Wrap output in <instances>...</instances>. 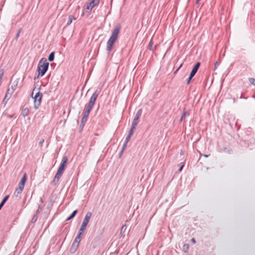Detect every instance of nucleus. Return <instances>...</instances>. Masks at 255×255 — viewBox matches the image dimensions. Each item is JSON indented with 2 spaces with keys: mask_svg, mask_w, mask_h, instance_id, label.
Returning a JSON list of instances; mask_svg holds the SVG:
<instances>
[{
  "mask_svg": "<svg viewBox=\"0 0 255 255\" xmlns=\"http://www.w3.org/2000/svg\"><path fill=\"white\" fill-rule=\"evenodd\" d=\"M121 28V24L119 23L117 24L113 31H112V35L107 42L106 50L108 52L112 51L113 45L117 39L118 35L120 33Z\"/></svg>",
  "mask_w": 255,
  "mask_h": 255,
  "instance_id": "1",
  "label": "nucleus"
},
{
  "mask_svg": "<svg viewBox=\"0 0 255 255\" xmlns=\"http://www.w3.org/2000/svg\"><path fill=\"white\" fill-rule=\"evenodd\" d=\"M48 67L49 63L47 62L46 58H41L37 66V71L38 72L39 75L41 77L43 76L48 70Z\"/></svg>",
  "mask_w": 255,
  "mask_h": 255,
  "instance_id": "2",
  "label": "nucleus"
},
{
  "mask_svg": "<svg viewBox=\"0 0 255 255\" xmlns=\"http://www.w3.org/2000/svg\"><path fill=\"white\" fill-rule=\"evenodd\" d=\"M38 90L39 91H38L35 95L34 97H33L34 100V108L35 110H37L39 108L41 103L42 97V93L40 92L39 89Z\"/></svg>",
  "mask_w": 255,
  "mask_h": 255,
  "instance_id": "3",
  "label": "nucleus"
},
{
  "mask_svg": "<svg viewBox=\"0 0 255 255\" xmlns=\"http://www.w3.org/2000/svg\"><path fill=\"white\" fill-rule=\"evenodd\" d=\"M100 93V91L98 90H96L92 94V96L90 98V101L88 103V106L87 108L92 110L93 106L95 104V103L96 101L97 97H98Z\"/></svg>",
  "mask_w": 255,
  "mask_h": 255,
  "instance_id": "4",
  "label": "nucleus"
},
{
  "mask_svg": "<svg viewBox=\"0 0 255 255\" xmlns=\"http://www.w3.org/2000/svg\"><path fill=\"white\" fill-rule=\"evenodd\" d=\"M100 0H92L90 2H87L86 4L85 9L91 11L93 7L99 5Z\"/></svg>",
  "mask_w": 255,
  "mask_h": 255,
  "instance_id": "5",
  "label": "nucleus"
},
{
  "mask_svg": "<svg viewBox=\"0 0 255 255\" xmlns=\"http://www.w3.org/2000/svg\"><path fill=\"white\" fill-rule=\"evenodd\" d=\"M62 174L63 173L57 171L54 177L53 180L51 182V184L54 186L56 185Z\"/></svg>",
  "mask_w": 255,
  "mask_h": 255,
  "instance_id": "6",
  "label": "nucleus"
},
{
  "mask_svg": "<svg viewBox=\"0 0 255 255\" xmlns=\"http://www.w3.org/2000/svg\"><path fill=\"white\" fill-rule=\"evenodd\" d=\"M91 110L86 108L85 112L83 113V117L82 118V121H81L82 124L83 125L85 124L86 123V122H87L88 117L89 116V113H90Z\"/></svg>",
  "mask_w": 255,
  "mask_h": 255,
  "instance_id": "7",
  "label": "nucleus"
},
{
  "mask_svg": "<svg viewBox=\"0 0 255 255\" xmlns=\"http://www.w3.org/2000/svg\"><path fill=\"white\" fill-rule=\"evenodd\" d=\"M200 66V63L198 62H197L194 66L193 67V69H192V71L190 74V75H192L193 76H195L196 73H197L199 67Z\"/></svg>",
  "mask_w": 255,
  "mask_h": 255,
  "instance_id": "8",
  "label": "nucleus"
},
{
  "mask_svg": "<svg viewBox=\"0 0 255 255\" xmlns=\"http://www.w3.org/2000/svg\"><path fill=\"white\" fill-rule=\"evenodd\" d=\"M92 214L91 212H88L86 213L82 223L87 225L92 216Z\"/></svg>",
  "mask_w": 255,
  "mask_h": 255,
  "instance_id": "9",
  "label": "nucleus"
},
{
  "mask_svg": "<svg viewBox=\"0 0 255 255\" xmlns=\"http://www.w3.org/2000/svg\"><path fill=\"white\" fill-rule=\"evenodd\" d=\"M190 115L189 112L186 111L185 109H184L183 114H182L180 119H179V122L181 123L187 117Z\"/></svg>",
  "mask_w": 255,
  "mask_h": 255,
  "instance_id": "10",
  "label": "nucleus"
},
{
  "mask_svg": "<svg viewBox=\"0 0 255 255\" xmlns=\"http://www.w3.org/2000/svg\"><path fill=\"white\" fill-rule=\"evenodd\" d=\"M26 174L25 173L23 175L20 182L18 184V187L23 189L24 187V184L26 182Z\"/></svg>",
  "mask_w": 255,
  "mask_h": 255,
  "instance_id": "11",
  "label": "nucleus"
},
{
  "mask_svg": "<svg viewBox=\"0 0 255 255\" xmlns=\"http://www.w3.org/2000/svg\"><path fill=\"white\" fill-rule=\"evenodd\" d=\"M68 161V157L66 156H64L62 158L61 163L60 165V167L65 169Z\"/></svg>",
  "mask_w": 255,
  "mask_h": 255,
  "instance_id": "12",
  "label": "nucleus"
},
{
  "mask_svg": "<svg viewBox=\"0 0 255 255\" xmlns=\"http://www.w3.org/2000/svg\"><path fill=\"white\" fill-rule=\"evenodd\" d=\"M68 161V157L66 156H64L62 158L61 163L60 165V167L65 169Z\"/></svg>",
  "mask_w": 255,
  "mask_h": 255,
  "instance_id": "13",
  "label": "nucleus"
},
{
  "mask_svg": "<svg viewBox=\"0 0 255 255\" xmlns=\"http://www.w3.org/2000/svg\"><path fill=\"white\" fill-rule=\"evenodd\" d=\"M79 245L78 244H76L75 243H73L70 249V252L71 254H74L75 253L76 250H77Z\"/></svg>",
  "mask_w": 255,
  "mask_h": 255,
  "instance_id": "14",
  "label": "nucleus"
},
{
  "mask_svg": "<svg viewBox=\"0 0 255 255\" xmlns=\"http://www.w3.org/2000/svg\"><path fill=\"white\" fill-rule=\"evenodd\" d=\"M219 151L221 152H225L228 154H231L232 152V150L230 148L224 147L220 148Z\"/></svg>",
  "mask_w": 255,
  "mask_h": 255,
  "instance_id": "15",
  "label": "nucleus"
},
{
  "mask_svg": "<svg viewBox=\"0 0 255 255\" xmlns=\"http://www.w3.org/2000/svg\"><path fill=\"white\" fill-rule=\"evenodd\" d=\"M78 212V210H74L72 213V214H71V215L66 219V221H70V220L72 219L73 218H74V217L76 216V214Z\"/></svg>",
  "mask_w": 255,
  "mask_h": 255,
  "instance_id": "16",
  "label": "nucleus"
},
{
  "mask_svg": "<svg viewBox=\"0 0 255 255\" xmlns=\"http://www.w3.org/2000/svg\"><path fill=\"white\" fill-rule=\"evenodd\" d=\"M8 198H9V195H6L3 198V199L1 201V203H0V210L1 209V208L3 207V206L5 204V203L8 200Z\"/></svg>",
  "mask_w": 255,
  "mask_h": 255,
  "instance_id": "17",
  "label": "nucleus"
},
{
  "mask_svg": "<svg viewBox=\"0 0 255 255\" xmlns=\"http://www.w3.org/2000/svg\"><path fill=\"white\" fill-rule=\"evenodd\" d=\"M29 113V110L27 108H25L23 110H22L21 112V115L24 117H26L27 116H28Z\"/></svg>",
  "mask_w": 255,
  "mask_h": 255,
  "instance_id": "18",
  "label": "nucleus"
},
{
  "mask_svg": "<svg viewBox=\"0 0 255 255\" xmlns=\"http://www.w3.org/2000/svg\"><path fill=\"white\" fill-rule=\"evenodd\" d=\"M23 189L21 188H20V187H18L16 189L15 191V192H14V195L15 196H18V195L19 194H20L22 191Z\"/></svg>",
  "mask_w": 255,
  "mask_h": 255,
  "instance_id": "19",
  "label": "nucleus"
},
{
  "mask_svg": "<svg viewBox=\"0 0 255 255\" xmlns=\"http://www.w3.org/2000/svg\"><path fill=\"white\" fill-rule=\"evenodd\" d=\"M13 93V92L12 91V90H9V89H8L5 96L7 98H10Z\"/></svg>",
  "mask_w": 255,
  "mask_h": 255,
  "instance_id": "20",
  "label": "nucleus"
},
{
  "mask_svg": "<svg viewBox=\"0 0 255 255\" xmlns=\"http://www.w3.org/2000/svg\"><path fill=\"white\" fill-rule=\"evenodd\" d=\"M74 19V17L73 15H70L69 16H68V21L67 22V24H66V25L67 26H68L70 24H71V23H72V20Z\"/></svg>",
  "mask_w": 255,
  "mask_h": 255,
  "instance_id": "21",
  "label": "nucleus"
},
{
  "mask_svg": "<svg viewBox=\"0 0 255 255\" xmlns=\"http://www.w3.org/2000/svg\"><path fill=\"white\" fill-rule=\"evenodd\" d=\"M54 52H52L49 54L48 59L50 62H52L54 60Z\"/></svg>",
  "mask_w": 255,
  "mask_h": 255,
  "instance_id": "22",
  "label": "nucleus"
},
{
  "mask_svg": "<svg viewBox=\"0 0 255 255\" xmlns=\"http://www.w3.org/2000/svg\"><path fill=\"white\" fill-rule=\"evenodd\" d=\"M81 237L77 235L76 236V237L75 238L73 243H75L76 244H78L79 245V243H80V242L81 241Z\"/></svg>",
  "mask_w": 255,
  "mask_h": 255,
  "instance_id": "23",
  "label": "nucleus"
},
{
  "mask_svg": "<svg viewBox=\"0 0 255 255\" xmlns=\"http://www.w3.org/2000/svg\"><path fill=\"white\" fill-rule=\"evenodd\" d=\"M139 122V120L134 119L133 120V121L131 124V126L133 127H136L137 125H138V123Z\"/></svg>",
  "mask_w": 255,
  "mask_h": 255,
  "instance_id": "24",
  "label": "nucleus"
},
{
  "mask_svg": "<svg viewBox=\"0 0 255 255\" xmlns=\"http://www.w3.org/2000/svg\"><path fill=\"white\" fill-rule=\"evenodd\" d=\"M22 31V28H20L18 29L17 31V33L15 35V39L16 40H17V39L18 38V37H19V35H20V33H21Z\"/></svg>",
  "mask_w": 255,
  "mask_h": 255,
  "instance_id": "25",
  "label": "nucleus"
},
{
  "mask_svg": "<svg viewBox=\"0 0 255 255\" xmlns=\"http://www.w3.org/2000/svg\"><path fill=\"white\" fill-rule=\"evenodd\" d=\"M17 85V83H14V82L13 83V84L11 86V87L10 88H8L9 90H12V91L14 92L16 88Z\"/></svg>",
  "mask_w": 255,
  "mask_h": 255,
  "instance_id": "26",
  "label": "nucleus"
},
{
  "mask_svg": "<svg viewBox=\"0 0 255 255\" xmlns=\"http://www.w3.org/2000/svg\"><path fill=\"white\" fill-rule=\"evenodd\" d=\"M135 128H136V127H133V126H131V128H130V130L129 131L128 134L132 136L135 129Z\"/></svg>",
  "mask_w": 255,
  "mask_h": 255,
  "instance_id": "27",
  "label": "nucleus"
},
{
  "mask_svg": "<svg viewBox=\"0 0 255 255\" xmlns=\"http://www.w3.org/2000/svg\"><path fill=\"white\" fill-rule=\"evenodd\" d=\"M153 44V42L152 40H150V41L148 44V48L151 51H153V49L152 48Z\"/></svg>",
  "mask_w": 255,
  "mask_h": 255,
  "instance_id": "28",
  "label": "nucleus"
},
{
  "mask_svg": "<svg viewBox=\"0 0 255 255\" xmlns=\"http://www.w3.org/2000/svg\"><path fill=\"white\" fill-rule=\"evenodd\" d=\"M183 250L184 252H185V253L187 252L189 250V245L188 244L184 245L183 247Z\"/></svg>",
  "mask_w": 255,
  "mask_h": 255,
  "instance_id": "29",
  "label": "nucleus"
},
{
  "mask_svg": "<svg viewBox=\"0 0 255 255\" xmlns=\"http://www.w3.org/2000/svg\"><path fill=\"white\" fill-rule=\"evenodd\" d=\"M37 218H38V216H37V215H34V216H33V217L31 219V222L32 223H34L37 221Z\"/></svg>",
  "mask_w": 255,
  "mask_h": 255,
  "instance_id": "30",
  "label": "nucleus"
},
{
  "mask_svg": "<svg viewBox=\"0 0 255 255\" xmlns=\"http://www.w3.org/2000/svg\"><path fill=\"white\" fill-rule=\"evenodd\" d=\"M84 231H85V230L82 229L81 228H80L79 230L78 234L77 235L81 237L82 236L83 234L84 233Z\"/></svg>",
  "mask_w": 255,
  "mask_h": 255,
  "instance_id": "31",
  "label": "nucleus"
},
{
  "mask_svg": "<svg viewBox=\"0 0 255 255\" xmlns=\"http://www.w3.org/2000/svg\"><path fill=\"white\" fill-rule=\"evenodd\" d=\"M9 99H10V98H7V97L5 96V97H4V98L3 100V101H2V103L3 104L4 106H5V105L6 104V103H7V101H8V100H9Z\"/></svg>",
  "mask_w": 255,
  "mask_h": 255,
  "instance_id": "32",
  "label": "nucleus"
},
{
  "mask_svg": "<svg viewBox=\"0 0 255 255\" xmlns=\"http://www.w3.org/2000/svg\"><path fill=\"white\" fill-rule=\"evenodd\" d=\"M142 110L141 109L138 110L135 115L138 116V117H140L141 114H142Z\"/></svg>",
  "mask_w": 255,
  "mask_h": 255,
  "instance_id": "33",
  "label": "nucleus"
},
{
  "mask_svg": "<svg viewBox=\"0 0 255 255\" xmlns=\"http://www.w3.org/2000/svg\"><path fill=\"white\" fill-rule=\"evenodd\" d=\"M249 80L250 81V82L255 86V79L253 78H250L249 79Z\"/></svg>",
  "mask_w": 255,
  "mask_h": 255,
  "instance_id": "34",
  "label": "nucleus"
},
{
  "mask_svg": "<svg viewBox=\"0 0 255 255\" xmlns=\"http://www.w3.org/2000/svg\"><path fill=\"white\" fill-rule=\"evenodd\" d=\"M193 77H194V76H192V75H189V78H188V80H187V83H186V84H187V85H188V84H189L190 83V81L191 80L192 78Z\"/></svg>",
  "mask_w": 255,
  "mask_h": 255,
  "instance_id": "35",
  "label": "nucleus"
},
{
  "mask_svg": "<svg viewBox=\"0 0 255 255\" xmlns=\"http://www.w3.org/2000/svg\"><path fill=\"white\" fill-rule=\"evenodd\" d=\"M131 136V135L128 134L127 135V136L126 137V140H125V142H126V143H128V142L130 140V138Z\"/></svg>",
  "mask_w": 255,
  "mask_h": 255,
  "instance_id": "36",
  "label": "nucleus"
},
{
  "mask_svg": "<svg viewBox=\"0 0 255 255\" xmlns=\"http://www.w3.org/2000/svg\"><path fill=\"white\" fill-rule=\"evenodd\" d=\"M127 144H128V143H126V142H125V143H124V145L123 146L122 149L121 150V154L123 153V152L125 150V148L127 146Z\"/></svg>",
  "mask_w": 255,
  "mask_h": 255,
  "instance_id": "37",
  "label": "nucleus"
},
{
  "mask_svg": "<svg viewBox=\"0 0 255 255\" xmlns=\"http://www.w3.org/2000/svg\"><path fill=\"white\" fill-rule=\"evenodd\" d=\"M44 141V139L43 138H42L40 141L39 142V145L40 146V147H42V145H43V143Z\"/></svg>",
  "mask_w": 255,
  "mask_h": 255,
  "instance_id": "38",
  "label": "nucleus"
},
{
  "mask_svg": "<svg viewBox=\"0 0 255 255\" xmlns=\"http://www.w3.org/2000/svg\"><path fill=\"white\" fill-rule=\"evenodd\" d=\"M87 226V225L86 224H85L82 223L80 228H81L82 229H84V230H85Z\"/></svg>",
  "mask_w": 255,
  "mask_h": 255,
  "instance_id": "39",
  "label": "nucleus"
},
{
  "mask_svg": "<svg viewBox=\"0 0 255 255\" xmlns=\"http://www.w3.org/2000/svg\"><path fill=\"white\" fill-rule=\"evenodd\" d=\"M64 170L65 169L64 168H62V167L59 166L57 171L63 173Z\"/></svg>",
  "mask_w": 255,
  "mask_h": 255,
  "instance_id": "40",
  "label": "nucleus"
},
{
  "mask_svg": "<svg viewBox=\"0 0 255 255\" xmlns=\"http://www.w3.org/2000/svg\"><path fill=\"white\" fill-rule=\"evenodd\" d=\"M127 227H126V225H123L122 228H121V232H122L123 231L125 232V231L126 230Z\"/></svg>",
  "mask_w": 255,
  "mask_h": 255,
  "instance_id": "41",
  "label": "nucleus"
},
{
  "mask_svg": "<svg viewBox=\"0 0 255 255\" xmlns=\"http://www.w3.org/2000/svg\"><path fill=\"white\" fill-rule=\"evenodd\" d=\"M41 211V209L39 207L38 209L36 210V213H35V215H37V216H38L39 214L40 213V212Z\"/></svg>",
  "mask_w": 255,
  "mask_h": 255,
  "instance_id": "42",
  "label": "nucleus"
},
{
  "mask_svg": "<svg viewBox=\"0 0 255 255\" xmlns=\"http://www.w3.org/2000/svg\"><path fill=\"white\" fill-rule=\"evenodd\" d=\"M218 65H219L218 62L217 61H216V63H215V65H214V71L217 69Z\"/></svg>",
  "mask_w": 255,
  "mask_h": 255,
  "instance_id": "43",
  "label": "nucleus"
},
{
  "mask_svg": "<svg viewBox=\"0 0 255 255\" xmlns=\"http://www.w3.org/2000/svg\"><path fill=\"white\" fill-rule=\"evenodd\" d=\"M139 118L140 117H138V116H136V115H135L134 117V119H136V120H139Z\"/></svg>",
  "mask_w": 255,
  "mask_h": 255,
  "instance_id": "44",
  "label": "nucleus"
},
{
  "mask_svg": "<svg viewBox=\"0 0 255 255\" xmlns=\"http://www.w3.org/2000/svg\"><path fill=\"white\" fill-rule=\"evenodd\" d=\"M183 166H184V165H182L181 166H180V167L178 169V171H179V172L181 171V170L183 169Z\"/></svg>",
  "mask_w": 255,
  "mask_h": 255,
  "instance_id": "45",
  "label": "nucleus"
},
{
  "mask_svg": "<svg viewBox=\"0 0 255 255\" xmlns=\"http://www.w3.org/2000/svg\"><path fill=\"white\" fill-rule=\"evenodd\" d=\"M191 241L192 243L193 244H195L196 243V241H195V240L194 238H192L191 240Z\"/></svg>",
  "mask_w": 255,
  "mask_h": 255,
  "instance_id": "46",
  "label": "nucleus"
},
{
  "mask_svg": "<svg viewBox=\"0 0 255 255\" xmlns=\"http://www.w3.org/2000/svg\"><path fill=\"white\" fill-rule=\"evenodd\" d=\"M3 72H1V73H0V79H2V76H3Z\"/></svg>",
  "mask_w": 255,
  "mask_h": 255,
  "instance_id": "47",
  "label": "nucleus"
},
{
  "mask_svg": "<svg viewBox=\"0 0 255 255\" xmlns=\"http://www.w3.org/2000/svg\"><path fill=\"white\" fill-rule=\"evenodd\" d=\"M6 116L10 119L13 117V115H6Z\"/></svg>",
  "mask_w": 255,
  "mask_h": 255,
  "instance_id": "48",
  "label": "nucleus"
},
{
  "mask_svg": "<svg viewBox=\"0 0 255 255\" xmlns=\"http://www.w3.org/2000/svg\"><path fill=\"white\" fill-rule=\"evenodd\" d=\"M210 155V154H204L203 155V156L205 157H209Z\"/></svg>",
  "mask_w": 255,
  "mask_h": 255,
  "instance_id": "49",
  "label": "nucleus"
},
{
  "mask_svg": "<svg viewBox=\"0 0 255 255\" xmlns=\"http://www.w3.org/2000/svg\"><path fill=\"white\" fill-rule=\"evenodd\" d=\"M85 124H82V122L81 123V125H80V128H83Z\"/></svg>",
  "mask_w": 255,
  "mask_h": 255,
  "instance_id": "50",
  "label": "nucleus"
},
{
  "mask_svg": "<svg viewBox=\"0 0 255 255\" xmlns=\"http://www.w3.org/2000/svg\"><path fill=\"white\" fill-rule=\"evenodd\" d=\"M178 70H179L177 69L174 71V74H176V73H177V72L178 71Z\"/></svg>",
  "mask_w": 255,
  "mask_h": 255,
  "instance_id": "51",
  "label": "nucleus"
},
{
  "mask_svg": "<svg viewBox=\"0 0 255 255\" xmlns=\"http://www.w3.org/2000/svg\"><path fill=\"white\" fill-rule=\"evenodd\" d=\"M182 64H181L179 66V67L177 68V69L179 70L180 68L182 67Z\"/></svg>",
  "mask_w": 255,
  "mask_h": 255,
  "instance_id": "52",
  "label": "nucleus"
},
{
  "mask_svg": "<svg viewBox=\"0 0 255 255\" xmlns=\"http://www.w3.org/2000/svg\"><path fill=\"white\" fill-rule=\"evenodd\" d=\"M199 0H196V4H197V3L199 2Z\"/></svg>",
  "mask_w": 255,
  "mask_h": 255,
  "instance_id": "53",
  "label": "nucleus"
},
{
  "mask_svg": "<svg viewBox=\"0 0 255 255\" xmlns=\"http://www.w3.org/2000/svg\"><path fill=\"white\" fill-rule=\"evenodd\" d=\"M183 154V152L182 151H181L180 152V154L181 155H182Z\"/></svg>",
  "mask_w": 255,
  "mask_h": 255,
  "instance_id": "54",
  "label": "nucleus"
},
{
  "mask_svg": "<svg viewBox=\"0 0 255 255\" xmlns=\"http://www.w3.org/2000/svg\"><path fill=\"white\" fill-rule=\"evenodd\" d=\"M34 90H35V89H33V91H34ZM33 94V92H32V94H31V96H32Z\"/></svg>",
  "mask_w": 255,
  "mask_h": 255,
  "instance_id": "55",
  "label": "nucleus"
},
{
  "mask_svg": "<svg viewBox=\"0 0 255 255\" xmlns=\"http://www.w3.org/2000/svg\"><path fill=\"white\" fill-rule=\"evenodd\" d=\"M240 98H241V99L243 98L242 95H241V97H240Z\"/></svg>",
  "mask_w": 255,
  "mask_h": 255,
  "instance_id": "56",
  "label": "nucleus"
},
{
  "mask_svg": "<svg viewBox=\"0 0 255 255\" xmlns=\"http://www.w3.org/2000/svg\"><path fill=\"white\" fill-rule=\"evenodd\" d=\"M203 155H204V154H201V153H200V156H203Z\"/></svg>",
  "mask_w": 255,
  "mask_h": 255,
  "instance_id": "57",
  "label": "nucleus"
}]
</instances>
